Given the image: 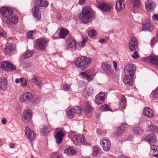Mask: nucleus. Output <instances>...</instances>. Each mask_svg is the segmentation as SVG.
<instances>
[{
  "label": "nucleus",
  "mask_w": 158,
  "mask_h": 158,
  "mask_svg": "<svg viewBox=\"0 0 158 158\" xmlns=\"http://www.w3.org/2000/svg\"><path fill=\"white\" fill-rule=\"evenodd\" d=\"M24 79V78H17L15 80V82L18 83L19 82H20L21 83V82L23 81V80Z\"/></svg>",
  "instance_id": "54"
},
{
  "label": "nucleus",
  "mask_w": 158,
  "mask_h": 158,
  "mask_svg": "<svg viewBox=\"0 0 158 158\" xmlns=\"http://www.w3.org/2000/svg\"><path fill=\"white\" fill-rule=\"evenodd\" d=\"M25 131L26 134L30 141H32L35 138L36 134L31 131L28 127H26Z\"/></svg>",
  "instance_id": "20"
},
{
  "label": "nucleus",
  "mask_w": 158,
  "mask_h": 158,
  "mask_svg": "<svg viewBox=\"0 0 158 158\" xmlns=\"http://www.w3.org/2000/svg\"><path fill=\"white\" fill-rule=\"evenodd\" d=\"M92 12V10L89 6H85L83 8L79 16L81 22L85 23H89L93 18Z\"/></svg>",
  "instance_id": "2"
},
{
  "label": "nucleus",
  "mask_w": 158,
  "mask_h": 158,
  "mask_svg": "<svg viewBox=\"0 0 158 158\" xmlns=\"http://www.w3.org/2000/svg\"><path fill=\"white\" fill-rule=\"evenodd\" d=\"M49 41L48 40L42 38L36 40L34 44V48L39 50L45 49L48 45Z\"/></svg>",
  "instance_id": "5"
},
{
  "label": "nucleus",
  "mask_w": 158,
  "mask_h": 158,
  "mask_svg": "<svg viewBox=\"0 0 158 158\" xmlns=\"http://www.w3.org/2000/svg\"><path fill=\"white\" fill-rule=\"evenodd\" d=\"M87 72L86 71L85 72H81V74L83 78L85 79L88 81H90L92 80V76L91 75H88L87 74Z\"/></svg>",
  "instance_id": "36"
},
{
  "label": "nucleus",
  "mask_w": 158,
  "mask_h": 158,
  "mask_svg": "<svg viewBox=\"0 0 158 158\" xmlns=\"http://www.w3.org/2000/svg\"><path fill=\"white\" fill-rule=\"evenodd\" d=\"M131 56L134 59H137L139 57L138 52L137 51H135Z\"/></svg>",
  "instance_id": "48"
},
{
  "label": "nucleus",
  "mask_w": 158,
  "mask_h": 158,
  "mask_svg": "<svg viewBox=\"0 0 158 158\" xmlns=\"http://www.w3.org/2000/svg\"><path fill=\"white\" fill-rule=\"evenodd\" d=\"M113 65L115 69H116V68H117V64L116 62L115 61H113Z\"/></svg>",
  "instance_id": "60"
},
{
  "label": "nucleus",
  "mask_w": 158,
  "mask_h": 158,
  "mask_svg": "<svg viewBox=\"0 0 158 158\" xmlns=\"http://www.w3.org/2000/svg\"><path fill=\"white\" fill-rule=\"evenodd\" d=\"M82 107L84 108L85 111L87 112H89L93 109L92 107L89 105L88 102H86L84 103Z\"/></svg>",
  "instance_id": "33"
},
{
  "label": "nucleus",
  "mask_w": 158,
  "mask_h": 158,
  "mask_svg": "<svg viewBox=\"0 0 158 158\" xmlns=\"http://www.w3.org/2000/svg\"><path fill=\"white\" fill-rule=\"evenodd\" d=\"M143 114L144 115L150 118H152L155 116L152 110L150 108L148 107L143 109Z\"/></svg>",
  "instance_id": "22"
},
{
  "label": "nucleus",
  "mask_w": 158,
  "mask_h": 158,
  "mask_svg": "<svg viewBox=\"0 0 158 158\" xmlns=\"http://www.w3.org/2000/svg\"><path fill=\"white\" fill-rule=\"evenodd\" d=\"M31 64V63L29 62H27L24 63L23 65V68H29L30 65Z\"/></svg>",
  "instance_id": "50"
},
{
  "label": "nucleus",
  "mask_w": 158,
  "mask_h": 158,
  "mask_svg": "<svg viewBox=\"0 0 158 158\" xmlns=\"http://www.w3.org/2000/svg\"><path fill=\"white\" fill-rule=\"evenodd\" d=\"M125 6V3L124 0H119L116 2L115 9L118 11H120L123 9Z\"/></svg>",
  "instance_id": "23"
},
{
  "label": "nucleus",
  "mask_w": 158,
  "mask_h": 158,
  "mask_svg": "<svg viewBox=\"0 0 158 158\" xmlns=\"http://www.w3.org/2000/svg\"><path fill=\"white\" fill-rule=\"evenodd\" d=\"M150 97L153 99L158 98V87L152 91Z\"/></svg>",
  "instance_id": "37"
},
{
  "label": "nucleus",
  "mask_w": 158,
  "mask_h": 158,
  "mask_svg": "<svg viewBox=\"0 0 158 158\" xmlns=\"http://www.w3.org/2000/svg\"><path fill=\"white\" fill-rule=\"evenodd\" d=\"M97 34L96 31L93 29L90 30L88 32V35L91 38L95 36Z\"/></svg>",
  "instance_id": "43"
},
{
  "label": "nucleus",
  "mask_w": 158,
  "mask_h": 158,
  "mask_svg": "<svg viewBox=\"0 0 158 158\" xmlns=\"http://www.w3.org/2000/svg\"><path fill=\"white\" fill-rule=\"evenodd\" d=\"M124 126V125L122 124L118 127L117 129V132L115 133V136L118 137L121 135L124 131L125 129Z\"/></svg>",
  "instance_id": "32"
},
{
  "label": "nucleus",
  "mask_w": 158,
  "mask_h": 158,
  "mask_svg": "<svg viewBox=\"0 0 158 158\" xmlns=\"http://www.w3.org/2000/svg\"><path fill=\"white\" fill-rule=\"evenodd\" d=\"M134 8H139L140 5V0H131Z\"/></svg>",
  "instance_id": "38"
},
{
  "label": "nucleus",
  "mask_w": 158,
  "mask_h": 158,
  "mask_svg": "<svg viewBox=\"0 0 158 158\" xmlns=\"http://www.w3.org/2000/svg\"><path fill=\"white\" fill-rule=\"evenodd\" d=\"M99 41L101 43H104L106 42V40L103 39H101L99 40Z\"/></svg>",
  "instance_id": "59"
},
{
  "label": "nucleus",
  "mask_w": 158,
  "mask_h": 158,
  "mask_svg": "<svg viewBox=\"0 0 158 158\" xmlns=\"http://www.w3.org/2000/svg\"><path fill=\"white\" fill-rule=\"evenodd\" d=\"M100 109L102 111H112V109L110 108L109 106L107 104H105L104 105L101 106Z\"/></svg>",
  "instance_id": "39"
},
{
  "label": "nucleus",
  "mask_w": 158,
  "mask_h": 158,
  "mask_svg": "<svg viewBox=\"0 0 158 158\" xmlns=\"http://www.w3.org/2000/svg\"><path fill=\"white\" fill-rule=\"evenodd\" d=\"M105 93L102 92H101L97 94L95 97V103L98 105L103 103L105 100Z\"/></svg>",
  "instance_id": "15"
},
{
  "label": "nucleus",
  "mask_w": 158,
  "mask_h": 158,
  "mask_svg": "<svg viewBox=\"0 0 158 158\" xmlns=\"http://www.w3.org/2000/svg\"><path fill=\"white\" fill-rule=\"evenodd\" d=\"M99 151V149L97 147L94 146L93 148V154L94 155L96 156L98 153Z\"/></svg>",
  "instance_id": "46"
},
{
  "label": "nucleus",
  "mask_w": 158,
  "mask_h": 158,
  "mask_svg": "<svg viewBox=\"0 0 158 158\" xmlns=\"http://www.w3.org/2000/svg\"><path fill=\"white\" fill-rule=\"evenodd\" d=\"M7 36V34L5 31L4 30L3 28L0 27V36L2 37H6Z\"/></svg>",
  "instance_id": "45"
},
{
  "label": "nucleus",
  "mask_w": 158,
  "mask_h": 158,
  "mask_svg": "<svg viewBox=\"0 0 158 158\" xmlns=\"http://www.w3.org/2000/svg\"><path fill=\"white\" fill-rule=\"evenodd\" d=\"M124 70L125 76L123 77V81L125 84L131 86L133 84L132 79L136 70L135 66L133 64H128L125 66Z\"/></svg>",
  "instance_id": "1"
},
{
  "label": "nucleus",
  "mask_w": 158,
  "mask_h": 158,
  "mask_svg": "<svg viewBox=\"0 0 158 158\" xmlns=\"http://www.w3.org/2000/svg\"><path fill=\"white\" fill-rule=\"evenodd\" d=\"M151 146L150 150L153 153L156 152L157 149V146L156 145V144L154 145H150Z\"/></svg>",
  "instance_id": "47"
},
{
  "label": "nucleus",
  "mask_w": 158,
  "mask_h": 158,
  "mask_svg": "<svg viewBox=\"0 0 158 158\" xmlns=\"http://www.w3.org/2000/svg\"><path fill=\"white\" fill-rule=\"evenodd\" d=\"M146 9L149 12L152 11L155 8V3L151 0H148L145 3Z\"/></svg>",
  "instance_id": "25"
},
{
  "label": "nucleus",
  "mask_w": 158,
  "mask_h": 158,
  "mask_svg": "<svg viewBox=\"0 0 158 158\" xmlns=\"http://www.w3.org/2000/svg\"><path fill=\"white\" fill-rule=\"evenodd\" d=\"M64 152L69 155H73L76 153L75 150L74 148L72 147H70L67 149H66L64 150Z\"/></svg>",
  "instance_id": "35"
},
{
  "label": "nucleus",
  "mask_w": 158,
  "mask_h": 158,
  "mask_svg": "<svg viewBox=\"0 0 158 158\" xmlns=\"http://www.w3.org/2000/svg\"><path fill=\"white\" fill-rule=\"evenodd\" d=\"M125 103L126 102L125 101V100L123 98H122L121 99L120 102V106L122 107L124 105H125Z\"/></svg>",
  "instance_id": "52"
},
{
  "label": "nucleus",
  "mask_w": 158,
  "mask_h": 158,
  "mask_svg": "<svg viewBox=\"0 0 158 158\" xmlns=\"http://www.w3.org/2000/svg\"><path fill=\"white\" fill-rule=\"evenodd\" d=\"M0 11L2 15L5 18H7L13 14L12 10L10 7H3L1 9Z\"/></svg>",
  "instance_id": "13"
},
{
  "label": "nucleus",
  "mask_w": 158,
  "mask_h": 158,
  "mask_svg": "<svg viewBox=\"0 0 158 158\" xmlns=\"http://www.w3.org/2000/svg\"><path fill=\"white\" fill-rule=\"evenodd\" d=\"M2 123L4 124H6V118H3L2 120Z\"/></svg>",
  "instance_id": "61"
},
{
  "label": "nucleus",
  "mask_w": 158,
  "mask_h": 158,
  "mask_svg": "<svg viewBox=\"0 0 158 158\" xmlns=\"http://www.w3.org/2000/svg\"><path fill=\"white\" fill-rule=\"evenodd\" d=\"M142 29L143 30L151 31L153 29V27L151 23H147L142 25Z\"/></svg>",
  "instance_id": "31"
},
{
  "label": "nucleus",
  "mask_w": 158,
  "mask_h": 158,
  "mask_svg": "<svg viewBox=\"0 0 158 158\" xmlns=\"http://www.w3.org/2000/svg\"><path fill=\"white\" fill-rule=\"evenodd\" d=\"M91 59L85 56H81L77 58L75 64L77 67L80 68L82 70H85L91 63Z\"/></svg>",
  "instance_id": "3"
},
{
  "label": "nucleus",
  "mask_w": 158,
  "mask_h": 158,
  "mask_svg": "<svg viewBox=\"0 0 158 158\" xmlns=\"http://www.w3.org/2000/svg\"><path fill=\"white\" fill-rule=\"evenodd\" d=\"M157 41V39L156 37H154L151 41V44L152 46H153L155 45V43Z\"/></svg>",
  "instance_id": "51"
},
{
  "label": "nucleus",
  "mask_w": 158,
  "mask_h": 158,
  "mask_svg": "<svg viewBox=\"0 0 158 158\" xmlns=\"http://www.w3.org/2000/svg\"><path fill=\"white\" fill-rule=\"evenodd\" d=\"M31 112V110L29 109L26 110L23 112L22 118L24 123H27L29 121L32 115Z\"/></svg>",
  "instance_id": "8"
},
{
  "label": "nucleus",
  "mask_w": 158,
  "mask_h": 158,
  "mask_svg": "<svg viewBox=\"0 0 158 158\" xmlns=\"http://www.w3.org/2000/svg\"><path fill=\"white\" fill-rule=\"evenodd\" d=\"M145 61L158 67V57L155 55H152L145 58Z\"/></svg>",
  "instance_id": "16"
},
{
  "label": "nucleus",
  "mask_w": 158,
  "mask_h": 158,
  "mask_svg": "<svg viewBox=\"0 0 158 158\" xmlns=\"http://www.w3.org/2000/svg\"><path fill=\"white\" fill-rule=\"evenodd\" d=\"M145 140L148 142L150 145H154L157 142L156 138L153 133L149 134L146 136Z\"/></svg>",
  "instance_id": "14"
},
{
  "label": "nucleus",
  "mask_w": 158,
  "mask_h": 158,
  "mask_svg": "<svg viewBox=\"0 0 158 158\" xmlns=\"http://www.w3.org/2000/svg\"><path fill=\"white\" fill-rule=\"evenodd\" d=\"M85 0H79V3L80 4H82L85 1Z\"/></svg>",
  "instance_id": "63"
},
{
  "label": "nucleus",
  "mask_w": 158,
  "mask_h": 158,
  "mask_svg": "<svg viewBox=\"0 0 158 158\" xmlns=\"http://www.w3.org/2000/svg\"><path fill=\"white\" fill-rule=\"evenodd\" d=\"M69 31L67 29H65L63 28H61L60 30L59 37L60 38L64 39L65 36L69 33Z\"/></svg>",
  "instance_id": "30"
},
{
  "label": "nucleus",
  "mask_w": 158,
  "mask_h": 158,
  "mask_svg": "<svg viewBox=\"0 0 158 158\" xmlns=\"http://www.w3.org/2000/svg\"><path fill=\"white\" fill-rule=\"evenodd\" d=\"M9 146L10 148H12L15 147V144L13 143H10L9 144Z\"/></svg>",
  "instance_id": "62"
},
{
  "label": "nucleus",
  "mask_w": 158,
  "mask_h": 158,
  "mask_svg": "<svg viewBox=\"0 0 158 158\" xmlns=\"http://www.w3.org/2000/svg\"><path fill=\"white\" fill-rule=\"evenodd\" d=\"M81 113V109L78 106H76L73 108L69 109L67 112V115L68 117L72 119L75 116V114H80Z\"/></svg>",
  "instance_id": "7"
},
{
  "label": "nucleus",
  "mask_w": 158,
  "mask_h": 158,
  "mask_svg": "<svg viewBox=\"0 0 158 158\" xmlns=\"http://www.w3.org/2000/svg\"><path fill=\"white\" fill-rule=\"evenodd\" d=\"M85 42L82 40V41H80L78 42V44L80 46L82 47L85 45Z\"/></svg>",
  "instance_id": "56"
},
{
  "label": "nucleus",
  "mask_w": 158,
  "mask_h": 158,
  "mask_svg": "<svg viewBox=\"0 0 158 158\" xmlns=\"http://www.w3.org/2000/svg\"><path fill=\"white\" fill-rule=\"evenodd\" d=\"M16 48L14 44H7L4 50V52L5 55H9L15 52Z\"/></svg>",
  "instance_id": "10"
},
{
  "label": "nucleus",
  "mask_w": 158,
  "mask_h": 158,
  "mask_svg": "<svg viewBox=\"0 0 158 158\" xmlns=\"http://www.w3.org/2000/svg\"><path fill=\"white\" fill-rule=\"evenodd\" d=\"M56 16L58 20H61L62 19V17L61 13H58L56 14Z\"/></svg>",
  "instance_id": "53"
},
{
  "label": "nucleus",
  "mask_w": 158,
  "mask_h": 158,
  "mask_svg": "<svg viewBox=\"0 0 158 158\" xmlns=\"http://www.w3.org/2000/svg\"><path fill=\"white\" fill-rule=\"evenodd\" d=\"M64 135L65 134L61 130L56 132L55 137L56 142L57 144H60L61 143Z\"/></svg>",
  "instance_id": "19"
},
{
  "label": "nucleus",
  "mask_w": 158,
  "mask_h": 158,
  "mask_svg": "<svg viewBox=\"0 0 158 158\" xmlns=\"http://www.w3.org/2000/svg\"><path fill=\"white\" fill-rule=\"evenodd\" d=\"M19 99L22 103L25 101H28L33 103H35L40 100V98L38 96L35 95L33 93L27 92L20 95Z\"/></svg>",
  "instance_id": "4"
},
{
  "label": "nucleus",
  "mask_w": 158,
  "mask_h": 158,
  "mask_svg": "<svg viewBox=\"0 0 158 158\" xmlns=\"http://www.w3.org/2000/svg\"><path fill=\"white\" fill-rule=\"evenodd\" d=\"M68 48L69 50L74 51L76 48L77 42L72 37L69 38L68 39Z\"/></svg>",
  "instance_id": "11"
},
{
  "label": "nucleus",
  "mask_w": 158,
  "mask_h": 158,
  "mask_svg": "<svg viewBox=\"0 0 158 158\" xmlns=\"http://www.w3.org/2000/svg\"><path fill=\"white\" fill-rule=\"evenodd\" d=\"M149 130L151 132H157L158 127L155 125L151 124L149 127Z\"/></svg>",
  "instance_id": "44"
},
{
  "label": "nucleus",
  "mask_w": 158,
  "mask_h": 158,
  "mask_svg": "<svg viewBox=\"0 0 158 158\" xmlns=\"http://www.w3.org/2000/svg\"><path fill=\"white\" fill-rule=\"evenodd\" d=\"M32 31H30L28 32L27 34V38H31L32 35Z\"/></svg>",
  "instance_id": "58"
},
{
  "label": "nucleus",
  "mask_w": 158,
  "mask_h": 158,
  "mask_svg": "<svg viewBox=\"0 0 158 158\" xmlns=\"http://www.w3.org/2000/svg\"><path fill=\"white\" fill-rule=\"evenodd\" d=\"M33 15L37 18L40 20L41 17V14L39 8L36 6H34L32 10Z\"/></svg>",
  "instance_id": "29"
},
{
  "label": "nucleus",
  "mask_w": 158,
  "mask_h": 158,
  "mask_svg": "<svg viewBox=\"0 0 158 158\" xmlns=\"http://www.w3.org/2000/svg\"><path fill=\"white\" fill-rule=\"evenodd\" d=\"M34 53L33 51H26L23 54V57L25 59H27L32 56Z\"/></svg>",
  "instance_id": "40"
},
{
  "label": "nucleus",
  "mask_w": 158,
  "mask_h": 158,
  "mask_svg": "<svg viewBox=\"0 0 158 158\" xmlns=\"http://www.w3.org/2000/svg\"><path fill=\"white\" fill-rule=\"evenodd\" d=\"M72 140L75 145L78 146L81 144L85 145L86 143L85 136L81 135H74L72 138Z\"/></svg>",
  "instance_id": "6"
},
{
  "label": "nucleus",
  "mask_w": 158,
  "mask_h": 158,
  "mask_svg": "<svg viewBox=\"0 0 158 158\" xmlns=\"http://www.w3.org/2000/svg\"><path fill=\"white\" fill-rule=\"evenodd\" d=\"M63 88L64 89H66L68 91H70L71 90V89L69 86L67 84H65L63 86Z\"/></svg>",
  "instance_id": "49"
},
{
  "label": "nucleus",
  "mask_w": 158,
  "mask_h": 158,
  "mask_svg": "<svg viewBox=\"0 0 158 158\" xmlns=\"http://www.w3.org/2000/svg\"><path fill=\"white\" fill-rule=\"evenodd\" d=\"M152 19L153 20H157L158 21V15L154 14L153 15Z\"/></svg>",
  "instance_id": "57"
},
{
  "label": "nucleus",
  "mask_w": 158,
  "mask_h": 158,
  "mask_svg": "<svg viewBox=\"0 0 158 158\" xmlns=\"http://www.w3.org/2000/svg\"><path fill=\"white\" fill-rule=\"evenodd\" d=\"M84 93L86 95L89 96L91 95L93 93V90L92 87H89L86 89L84 90Z\"/></svg>",
  "instance_id": "42"
},
{
  "label": "nucleus",
  "mask_w": 158,
  "mask_h": 158,
  "mask_svg": "<svg viewBox=\"0 0 158 158\" xmlns=\"http://www.w3.org/2000/svg\"><path fill=\"white\" fill-rule=\"evenodd\" d=\"M134 133L136 135H140L142 134V131L138 127H135L133 130Z\"/></svg>",
  "instance_id": "41"
},
{
  "label": "nucleus",
  "mask_w": 158,
  "mask_h": 158,
  "mask_svg": "<svg viewBox=\"0 0 158 158\" xmlns=\"http://www.w3.org/2000/svg\"><path fill=\"white\" fill-rule=\"evenodd\" d=\"M97 6L100 9L106 12L110 11L112 8V6L110 4L104 2H101L98 3Z\"/></svg>",
  "instance_id": "12"
},
{
  "label": "nucleus",
  "mask_w": 158,
  "mask_h": 158,
  "mask_svg": "<svg viewBox=\"0 0 158 158\" xmlns=\"http://www.w3.org/2000/svg\"><path fill=\"white\" fill-rule=\"evenodd\" d=\"M21 85L23 86H26L27 85V81L26 80H23V81L21 83Z\"/></svg>",
  "instance_id": "55"
},
{
  "label": "nucleus",
  "mask_w": 158,
  "mask_h": 158,
  "mask_svg": "<svg viewBox=\"0 0 158 158\" xmlns=\"http://www.w3.org/2000/svg\"><path fill=\"white\" fill-rule=\"evenodd\" d=\"M18 21V18L17 15H12L10 18L7 19L6 20V23L8 24L10 23L15 24Z\"/></svg>",
  "instance_id": "27"
},
{
  "label": "nucleus",
  "mask_w": 158,
  "mask_h": 158,
  "mask_svg": "<svg viewBox=\"0 0 158 158\" xmlns=\"http://www.w3.org/2000/svg\"><path fill=\"white\" fill-rule=\"evenodd\" d=\"M32 80L39 88L41 89L44 85L42 81L36 77H34Z\"/></svg>",
  "instance_id": "28"
},
{
  "label": "nucleus",
  "mask_w": 158,
  "mask_h": 158,
  "mask_svg": "<svg viewBox=\"0 0 158 158\" xmlns=\"http://www.w3.org/2000/svg\"><path fill=\"white\" fill-rule=\"evenodd\" d=\"M101 144L104 151L108 152L109 150L111 143L109 140L103 139L101 141Z\"/></svg>",
  "instance_id": "21"
},
{
  "label": "nucleus",
  "mask_w": 158,
  "mask_h": 158,
  "mask_svg": "<svg viewBox=\"0 0 158 158\" xmlns=\"http://www.w3.org/2000/svg\"><path fill=\"white\" fill-rule=\"evenodd\" d=\"M1 67L2 69L5 70H9L11 71L15 70L16 67L9 62L3 61L1 64Z\"/></svg>",
  "instance_id": "9"
},
{
  "label": "nucleus",
  "mask_w": 158,
  "mask_h": 158,
  "mask_svg": "<svg viewBox=\"0 0 158 158\" xmlns=\"http://www.w3.org/2000/svg\"><path fill=\"white\" fill-rule=\"evenodd\" d=\"M118 158H128L125 156H119Z\"/></svg>",
  "instance_id": "64"
},
{
  "label": "nucleus",
  "mask_w": 158,
  "mask_h": 158,
  "mask_svg": "<svg viewBox=\"0 0 158 158\" xmlns=\"http://www.w3.org/2000/svg\"><path fill=\"white\" fill-rule=\"evenodd\" d=\"M138 43L137 40L135 37L132 38L129 43V47L130 50L133 51L135 50L137 47Z\"/></svg>",
  "instance_id": "18"
},
{
  "label": "nucleus",
  "mask_w": 158,
  "mask_h": 158,
  "mask_svg": "<svg viewBox=\"0 0 158 158\" xmlns=\"http://www.w3.org/2000/svg\"><path fill=\"white\" fill-rule=\"evenodd\" d=\"M48 3L46 0H35V5L36 6L44 7L46 8Z\"/></svg>",
  "instance_id": "26"
},
{
  "label": "nucleus",
  "mask_w": 158,
  "mask_h": 158,
  "mask_svg": "<svg viewBox=\"0 0 158 158\" xmlns=\"http://www.w3.org/2000/svg\"><path fill=\"white\" fill-rule=\"evenodd\" d=\"M49 128V127L47 126H44L41 130V133L42 135L44 136H48L51 132Z\"/></svg>",
  "instance_id": "34"
},
{
  "label": "nucleus",
  "mask_w": 158,
  "mask_h": 158,
  "mask_svg": "<svg viewBox=\"0 0 158 158\" xmlns=\"http://www.w3.org/2000/svg\"><path fill=\"white\" fill-rule=\"evenodd\" d=\"M8 81L4 77H2L0 78V88L3 90H6L7 87Z\"/></svg>",
  "instance_id": "24"
},
{
  "label": "nucleus",
  "mask_w": 158,
  "mask_h": 158,
  "mask_svg": "<svg viewBox=\"0 0 158 158\" xmlns=\"http://www.w3.org/2000/svg\"><path fill=\"white\" fill-rule=\"evenodd\" d=\"M103 70L107 75H110L112 72V69L110 64L106 62L103 63L102 64Z\"/></svg>",
  "instance_id": "17"
}]
</instances>
